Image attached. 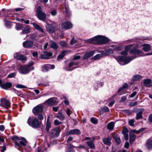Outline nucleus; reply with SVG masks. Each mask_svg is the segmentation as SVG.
<instances>
[{
    "label": "nucleus",
    "instance_id": "nucleus-57",
    "mask_svg": "<svg viewBox=\"0 0 152 152\" xmlns=\"http://www.w3.org/2000/svg\"><path fill=\"white\" fill-rule=\"evenodd\" d=\"M71 111V110L69 108L67 110H65L66 112L69 116H70V112Z\"/></svg>",
    "mask_w": 152,
    "mask_h": 152
},
{
    "label": "nucleus",
    "instance_id": "nucleus-54",
    "mask_svg": "<svg viewBox=\"0 0 152 152\" xmlns=\"http://www.w3.org/2000/svg\"><path fill=\"white\" fill-rule=\"evenodd\" d=\"M16 87L18 88H25V86L21 84H18L16 86Z\"/></svg>",
    "mask_w": 152,
    "mask_h": 152
},
{
    "label": "nucleus",
    "instance_id": "nucleus-27",
    "mask_svg": "<svg viewBox=\"0 0 152 152\" xmlns=\"http://www.w3.org/2000/svg\"><path fill=\"white\" fill-rule=\"evenodd\" d=\"M64 7V13H65L68 16H69L71 14L68 6L65 5Z\"/></svg>",
    "mask_w": 152,
    "mask_h": 152
},
{
    "label": "nucleus",
    "instance_id": "nucleus-43",
    "mask_svg": "<svg viewBox=\"0 0 152 152\" xmlns=\"http://www.w3.org/2000/svg\"><path fill=\"white\" fill-rule=\"evenodd\" d=\"M46 130L48 131H49V129L51 126V123L48 119L47 121L46 124Z\"/></svg>",
    "mask_w": 152,
    "mask_h": 152
},
{
    "label": "nucleus",
    "instance_id": "nucleus-50",
    "mask_svg": "<svg viewBox=\"0 0 152 152\" xmlns=\"http://www.w3.org/2000/svg\"><path fill=\"white\" fill-rule=\"evenodd\" d=\"M16 75V72L12 73L11 74L8 75L7 77H8L10 78L13 77L15 76Z\"/></svg>",
    "mask_w": 152,
    "mask_h": 152
},
{
    "label": "nucleus",
    "instance_id": "nucleus-7",
    "mask_svg": "<svg viewBox=\"0 0 152 152\" xmlns=\"http://www.w3.org/2000/svg\"><path fill=\"white\" fill-rule=\"evenodd\" d=\"M0 106L4 108L8 109L10 106V102L6 98L0 99Z\"/></svg>",
    "mask_w": 152,
    "mask_h": 152
},
{
    "label": "nucleus",
    "instance_id": "nucleus-29",
    "mask_svg": "<svg viewBox=\"0 0 152 152\" xmlns=\"http://www.w3.org/2000/svg\"><path fill=\"white\" fill-rule=\"evenodd\" d=\"M17 59L21 61L22 62L24 63L26 60V57L20 55L16 56Z\"/></svg>",
    "mask_w": 152,
    "mask_h": 152
},
{
    "label": "nucleus",
    "instance_id": "nucleus-24",
    "mask_svg": "<svg viewBox=\"0 0 152 152\" xmlns=\"http://www.w3.org/2000/svg\"><path fill=\"white\" fill-rule=\"evenodd\" d=\"M86 143L89 148L94 149L95 148L94 145L93 141H87Z\"/></svg>",
    "mask_w": 152,
    "mask_h": 152
},
{
    "label": "nucleus",
    "instance_id": "nucleus-32",
    "mask_svg": "<svg viewBox=\"0 0 152 152\" xmlns=\"http://www.w3.org/2000/svg\"><path fill=\"white\" fill-rule=\"evenodd\" d=\"M151 81L149 79H145L144 80V84L146 86H150Z\"/></svg>",
    "mask_w": 152,
    "mask_h": 152
},
{
    "label": "nucleus",
    "instance_id": "nucleus-14",
    "mask_svg": "<svg viewBox=\"0 0 152 152\" xmlns=\"http://www.w3.org/2000/svg\"><path fill=\"white\" fill-rule=\"evenodd\" d=\"M79 62L76 61H72L69 63V64L68 66L66 67V70L68 71H71L73 70L75 68H72L71 67L74 65H77L78 64Z\"/></svg>",
    "mask_w": 152,
    "mask_h": 152
},
{
    "label": "nucleus",
    "instance_id": "nucleus-16",
    "mask_svg": "<svg viewBox=\"0 0 152 152\" xmlns=\"http://www.w3.org/2000/svg\"><path fill=\"white\" fill-rule=\"evenodd\" d=\"M113 52V50L112 49L110 48L107 50H105L101 51L100 53H102L104 56H107L112 54Z\"/></svg>",
    "mask_w": 152,
    "mask_h": 152
},
{
    "label": "nucleus",
    "instance_id": "nucleus-58",
    "mask_svg": "<svg viewBox=\"0 0 152 152\" xmlns=\"http://www.w3.org/2000/svg\"><path fill=\"white\" fill-rule=\"evenodd\" d=\"M80 57L79 55H76L73 58V60H78L80 58Z\"/></svg>",
    "mask_w": 152,
    "mask_h": 152
},
{
    "label": "nucleus",
    "instance_id": "nucleus-31",
    "mask_svg": "<svg viewBox=\"0 0 152 152\" xmlns=\"http://www.w3.org/2000/svg\"><path fill=\"white\" fill-rule=\"evenodd\" d=\"M147 146L149 149H152V137L148 140L147 143Z\"/></svg>",
    "mask_w": 152,
    "mask_h": 152
},
{
    "label": "nucleus",
    "instance_id": "nucleus-53",
    "mask_svg": "<svg viewBox=\"0 0 152 152\" xmlns=\"http://www.w3.org/2000/svg\"><path fill=\"white\" fill-rule=\"evenodd\" d=\"M137 92L136 91H133V92L129 96V98H133L134 96L137 94Z\"/></svg>",
    "mask_w": 152,
    "mask_h": 152
},
{
    "label": "nucleus",
    "instance_id": "nucleus-37",
    "mask_svg": "<svg viewBox=\"0 0 152 152\" xmlns=\"http://www.w3.org/2000/svg\"><path fill=\"white\" fill-rule=\"evenodd\" d=\"M56 117L61 121L63 120L65 118V116L61 113H59L57 115Z\"/></svg>",
    "mask_w": 152,
    "mask_h": 152
},
{
    "label": "nucleus",
    "instance_id": "nucleus-10",
    "mask_svg": "<svg viewBox=\"0 0 152 152\" xmlns=\"http://www.w3.org/2000/svg\"><path fill=\"white\" fill-rule=\"evenodd\" d=\"M61 25L63 28L66 30L70 29L73 27L72 24L69 21L63 22L61 23Z\"/></svg>",
    "mask_w": 152,
    "mask_h": 152
},
{
    "label": "nucleus",
    "instance_id": "nucleus-23",
    "mask_svg": "<svg viewBox=\"0 0 152 152\" xmlns=\"http://www.w3.org/2000/svg\"><path fill=\"white\" fill-rule=\"evenodd\" d=\"M112 137L115 140L116 143L120 144L121 142V140L118 134L115 133H113L112 134Z\"/></svg>",
    "mask_w": 152,
    "mask_h": 152
},
{
    "label": "nucleus",
    "instance_id": "nucleus-1",
    "mask_svg": "<svg viewBox=\"0 0 152 152\" xmlns=\"http://www.w3.org/2000/svg\"><path fill=\"white\" fill-rule=\"evenodd\" d=\"M140 47H141V46H140L139 44H137L135 47L130 49L129 50V53L130 54L137 56L135 57L134 58L120 56L116 58V60L121 65H124L128 64L136 57L145 56V54L142 51L138 49Z\"/></svg>",
    "mask_w": 152,
    "mask_h": 152
},
{
    "label": "nucleus",
    "instance_id": "nucleus-45",
    "mask_svg": "<svg viewBox=\"0 0 152 152\" xmlns=\"http://www.w3.org/2000/svg\"><path fill=\"white\" fill-rule=\"evenodd\" d=\"M22 28V25L20 23L17 24L16 26V28L18 30L21 29Z\"/></svg>",
    "mask_w": 152,
    "mask_h": 152
},
{
    "label": "nucleus",
    "instance_id": "nucleus-42",
    "mask_svg": "<svg viewBox=\"0 0 152 152\" xmlns=\"http://www.w3.org/2000/svg\"><path fill=\"white\" fill-rule=\"evenodd\" d=\"M59 44L60 46L62 47H66L67 46V43L65 41H61L59 43Z\"/></svg>",
    "mask_w": 152,
    "mask_h": 152
},
{
    "label": "nucleus",
    "instance_id": "nucleus-34",
    "mask_svg": "<svg viewBox=\"0 0 152 152\" xmlns=\"http://www.w3.org/2000/svg\"><path fill=\"white\" fill-rule=\"evenodd\" d=\"M46 102L48 104L51 106L53 105L55 103L53 98H50L47 100Z\"/></svg>",
    "mask_w": 152,
    "mask_h": 152
},
{
    "label": "nucleus",
    "instance_id": "nucleus-60",
    "mask_svg": "<svg viewBox=\"0 0 152 152\" xmlns=\"http://www.w3.org/2000/svg\"><path fill=\"white\" fill-rule=\"evenodd\" d=\"M126 99V97L125 96H123L121 98L120 102H123Z\"/></svg>",
    "mask_w": 152,
    "mask_h": 152
},
{
    "label": "nucleus",
    "instance_id": "nucleus-12",
    "mask_svg": "<svg viewBox=\"0 0 152 152\" xmlns=\"http://www.w3.org/2000/svg\"><path fill=\"white\" fill-rule=\"evenodd\" d=\"M55 66L54 65H50L49 64H45L42 67V70L44 72H46L49 70L50 69H54Z\"/></svg>",
    "mask_w": 152,
    "mask_h": 152
},
{
    "label": "nucleus",
    "instance_id": "nucleus-26",
    "mask_svg": "<svg viewBox=\"0 0 152 152\" xmlns=\"http://www.w3.org/2000/svg\"><path fill=\"white\" fill-rule=\"evenodd\" d=\"M12 84L10 83L7 82L3 84L2 87L4 89H7L12 86Z\"/></svg>",
    "mask_w": 152,
    "mask_h": 152
},
{
    "label": "nucleus",
    "instance_id": "nucleus-6",
    "mask_svg": "<svg viewBox=\"0 0 152 152\" xmlns=\"http://www.w3.org/2000/svg\"><path fill=\"white\" fill-rule=\"evenodd\" d=\"M34 69L33 67L27 66H22L20 68L19 70V72L22 74H26L28 73L30 71Z\"/></svg>",
    "mask_w": 152,
    "mask_h": 152
},
{
    "label": "nucleus",
    "instance_id": "nucleus-11",
    "mask_svg": "<svg viewBox=\"0 0 152 152\" xmlns=\"http://www.w3.org/2000/svg\"><path fill=\"white\" fill-rule=\"evenodd\" d=\"M135 133L137 134L139 133V132L136 130H132L129 133L130 142V143H132L135 140L136 136Z\"/></svg>",
    "mask_w": 152,
    "mask_h": 152
},
{
    "label": "nucleus",
    "instance_id": "nucleus-63",
    "mask_svg": "<svg viewBox=\"0 0 152 152\" xmlns=\"http://www.w3.org/2000/svg\"><path fill=\"white\" fill-rule=\"evenodd\" d=\"M129 143L127 142H126L125 144L124 147L126 148H128L129 147Z\"/></svg>",
    "mask_w": 152,
    "mask_h": 152
},
{
    "label": "nucleus",
    "instance_id": "nucleus-17",
    "mask_svg": "<svg viewBox=\"0 0 152 152\" xmlns=\"http://www.w3.org/2000/svg\"><path fill=\"white\" fill-rule=\"evenodd\" d=\"M33 45V42L31 41H27L23 42V45L24 47L26 48H29Z\"/></svg>",
    "mask_w": 152,
    "mask_h": 152
},
{
    "label": "nucleus",
    "instance_id": "nucleus-38",
    "mask_svg": "<svg viewBox=\"0 0 152 152\" xmlns=\"http://www.w3.org/2000/svg\"><path fill=\"white\" fill-rule=\"evenodd\" d=\"M30 32V29L28 27H25L24 29L22 30V34H27Z\"/></svg>",
    "mask_w": 152,
    "mask_h": 152
},
{
    "label": "nucleus",
    "instance_id": "nucleus-28",
    "mask_svg": "<svg viewBox=\"0 0 152 152\" xmlns=\"http://www.w3.org/2000/svg\"><path fill=\"white\" fill-rule=\"evenodd\" d=\"M143 112V110H140L137 113L136 116V119L138 120L142 118V114Z\"/></svg>",
    "mask_w": 152,
    "mask_h": 152
},
{
    "label": "nucleus",
    "instance_id": "nucleus-13",
    "mask_svg": "<svg viewBox=\"0 0 152 152\" xmlns=\"http://www.w3.org/2000/svg\"><path fill=\"white\" fill-rule=\"evenodd\" d=\"M43 53V54L41 55V58L43 59H49L52 55V53L46 51H44Z\"/></svg>",
    "mask_w": 152,
    "mask_h": 152
},
{
    "label": "nucleus",
    "instance_id": "nucleus-30",
    "mask_svg": "<svg viewBox=\"0 0 152 152\" xmlns=\"http://www.w3.org/2000/svg\"><path fill=\"white\" fill-rule=\"evenodd\" d=\"M33 26L35 28L42 33H44L42 29L38 24L36 23H33Z\"/></svg>",
    "mask_w": 152,
    "mask_h": 152
},
{
    "label": "nucleus",
    "instance_id": "nucleus-55",
    "mask_svg": "<svg viewBox=\"0 0 152 152\" xmlns=\"http://www.w3.org/2000/svg\"><path fill=\"white\" fill-rule=\"evenodd\" d=\"M61 123V122L59 121L57 119H56L54 120V124L56 126L59 125Z\"/></svg>",
    "mask_w": 152,
    "mask_h": 152
},
{
    "label": "nucleus",
    "instance_id": "nucleus-18",
    "mask_svg": "<svg viewBox=\"0 0 152 152\" xmlns=\"http://www.w3.org/2000/svg\"><path fill=\"white\" fill-rule=\"evenodd\" d=\"M140 46L142 47V49L145 52L149 51L151 49V45L148 44H144L142 45L139 44Z\"/></svg>",
    "mask_w": 152,
    "mask_h": 152
},
{
    "label": "nucleus",
    "instance_id": "nucleus-9",
    "mask_svg": "<svg viewBox=\"0 0 152 152\" xmlns=\"http://www.w3.org/2000/svg\"><path fill=\"white\" fill-rule=\"evenodd\" d=\"M61 130L60 128L56 127L52 129L50 133V135L52 137H57L60 134Z\"/></svg>",
    "mask_w": 152,
    "mask_h": 152
},
{
    "label": "nucleus",
    "instance_id": "nucleus-8",
    "mask_svg": "<svg viewBox=\"0 0 152 152\" xmlns=\"http://www.w3.org/2000/svg\"><path fill=\"white\" fill-rule=\"evenodd\" d=\"M43 109V105L39 104L33 108L32 112L35 115H39V114L41 113L42 112Z\"/></svg>",
    "mask_w": 152,
    "mask_h": 152
},
{
    "label": "nucleus",
    "instance_id": "nucleus-35",
    "mask_svg": "<svg viewBox=\"0 0 152 152\" xmlns=\"http://www.w3.org/2000/svg\"><path fill=\"white\" fill-rule=\"evenodd\" d=\"M103 55L102 53H101L100 54H98L94 56L93 58L92 59L94 60H97L103 57Z\"/></svg>",
    "mask_w": 152,
    "mask_h": 152
},
{
    "label": "nucleus",
    "instance_id": "nucleus-46",
    "mask_svg": "<svg viewBox=\"0 0 152 152\" xmlns=\"http://www.w3.org/2000/svg\"><path fill=\"white\" fill-rule=\"evenodd\" d=\"M72 145V146H68V152H75V151L74 150Z\"/></svg>",
    "mask_w": 152,
    "mask_h": 152
},
{
    "label": "nucleus",
    "instance_id": "nucleus-40",
    "mask_svg": "<svg viewBox=\"0 0 152 152\" xmlns=\"http://www.w3.org/2000/svg\"><path fill=\"white\" fill-rule=\"evenodd\" d=\"M66 51H64L61 52V53L58 56V59L60 60L63 58L65 55Z\"/></svg>",
    "mask_w": 152,
    "mask_h": 152
},
{
    "label": "nucleus",
    "instance_id": "nucleus-49",
    "mask_svg": "<svg viewBox=\"0 0 152 152\" xmlns=\"http://www.w3.org/2000/svg\"><path fill=\"white\" fill-rule=\"evenodd\" d=\"M122 132L123 134H127L128 132V130L126 128H124L123 129Z\"/></svg>",
    "mask_w": 152,
    "mask_h": 152
},
{
    "label": "nucleus",
    "instance_id": "nucleus-3",
    "mask_svg": "<svg viewBox=\"0 0 152 152\" xmlns=\"http://www.w3.org/2000/svg\"><path fill=\"white\" fill-rule=\"evenodd\" d=\"M89 43L95 45L103 44L108 42L109 39L105 36L97 35L87 40Z\"/></svg>",
    "mask_w": 152,
    "mask_h": 152
},
{
    "label": "nucleus",
    "instance_id": "nucleus-5",
    "mask_svg": "<svg viewBox=\"0 0 152 152\" xmlns=\"http://www.w3.org/2000/svg\"><path fill=\"white\" fill-rule=\"evenodd\" d=\"M37 16L38 19L43 21H45L46 19V14L45 12L42 10L41 7L39 6L37 8L36 11Z\"/></svg>",
    "mask_w": 152,
    "mask_h": 152
},
{
    "label": "nucleus",
    "instance_id": "nucleus-48",
    "mask_svg": "<svg viewBox=\"0 0 152 152\" xmlns=\"http://www.w3.org/2000/svg\"><path fill=\"white\" fill-rule=\"evenodd\" d=\"M50 13L51 15L53 16H55L57 14V11L55 10H53L50 12Z\"/></svg>",
    "mask_w": 152,
    "mask_h": 152
},
{
    "label": "nucleus",
    "instance_id": "nucleus-41",
    "mask_svg": "<svg viewBox=\"0 0 152 152\" xmlns=\"http://www.w3.org/2000/svg\"><path fill=\"white\" fill-rule=\"evenodd\" d=\"M47 149L46 148L42 146L41 147H39L37 149V152H43Z\"/></svg>",
    "mask_w": 152,
    "mask_h": 152
},
{
    "label": "nucleus",
    "instance_id": "nucleus-4",
    "mask_svg": "<svg viewBox=\"0 0 152 152\" xmlns=\"http://www.w3.org/2000/svg\"><path fill=\"white\" fill-rule=\"evenodd\" d=\"M28 124L34 128H39L40 127L42 124L41 121H39L38 118L34 117L31 116L28 120Z\"/></svg>",
    "mask_w": 152,
    "mask_h": 152
},
{
    "label": "nucleus",
    "instance_id": "nucleus-39",
    "mask_svg": "<svg viewBox=\"0 0 152 152\" xmlns=\"http://www.w3.org/2000/svg\"><path fill=\"white\" fill-rule=\"evenodd\" d=\"M142 76L139 75H134L132 78V80L133 81L137 80H138L141 79Z\"/></svg>",
    "mask_w": 152,
    "mask_h": 152
},
{
    "label": "nucleus",
    "instance_id": "nucleus-20",
    "mask_svg": "<svg viewBox=\"0 0 152 152\" xmlns=\"http://www.w3.org/2000/svg\"><path fill=\"white\" fill-rule=\"evenodd\" d=\"M95 53L94 50H92L86 53L83 57L84 59H87L92 56Z\"/></svg>",
    "mask_w": 152,
    "mask_h": 152
},
{
    "label": "nucleus",
    "instance_id": "nucleus-2",
    "mask_svg": "<svg viewBox=\"0 0 152 152\" xmlns=\"http://www.w3.org/2000/svg\"><path fill=\"white\" fill-rule=\"evenodd\" d=\"M12 139L15 141V146L16 148L21 151V148L24 149L26 151H30L31 150V147L26 145L27 141L25 138L22 137L20 138L17 136H14Z\"/></svg>",
    "mask_w": 152,
    "mask_h": 152
},
{
    "label": "nucleus",
    "instance_id": "nucleus-15",
    "mask_svg": "<svg viewBox=\"0 0 152 152\" xmlns=\"http://www.w3.org/2000/svg\"><path fill=\"white\" fill-rule=\"evenodd\" d=\"M81 134L80 131L78 129H74L71 130L69 131L66 134V135H68L69 134Z\"/></svg>",
    "mask_w": 152,
    "mask_h": 152
},
{
    "label": "nucleus",
    "instance_id": "nucleus-25",
    "mask_svg": "<svg viewBox=\"0 0 152 152\" xmlns=\"http://www.w3.org/2000/svg\"><path fill=\"white\" fill-rule=\"evenodd\" d=\"M114 125L115 123L114 122H110L107 124V128L110 131L112 130L113 129Z\"/></svg>",
    "mask_w": 152,
    "mask_h": 152
},
{
    "label": "nucleus",
    "instance_id": "nucleus-44",
    "mask_svg": "<svg viewBox=\"0 0 152 152\" xmlns=\"http://www.w3.org/2000/svg\"><path fill=\"white\" fill-rule=\"evenodd\" d=\"M91 122L94 124H96L97 123V120L96 118L94 117H92L91 119Z\"/></svg>",
    "mask_w": 152,
    "mask_h": 152
},
{
    "label": "nucleus",
    "instance_id": "nucleus-47",
    "mask_svg": "<svg viewBox=\"0 0 152 152\" xmlns=\"http://www.w3.org/2000/svg\"><path fill=\"white\" fill-rule=\"evenodd\" d=\"M124 89L122 87H120L118 90L117 93H119V95H122L123 93H121V92L123 91Z\"/></svg>",
    "mask_w": 152,
    "mask_h": 152
},
{
    "label": "nucleus",
    "instance_id": "nucleus-51",
    "mask_svg": "<svg viewBox=\"0 0 152 152\" xmlns=\"http://www.w3.org/2000/svg\"><path fill=\"white\" fill-rule=\"evenodd\" d=\"M73 147L75 148H78L79 149L83 148L84 149H86V148L85 147L84 145H80L79 146H75L74 145H72Z\"/></svg>",
    "mask_w": 152,
    "mask_h": 152
},
{
    "label": "nucleus",
    "instance_id": "nucleus-64",
    "mask_svg": "<svg viewBox=\"0 0 152 152\" xmlns=\"http://www.w3.org/2000/svg\"><path fill=\"white\" fill-rule=\"evenodd\" d=\"M129 86L128 84L127 83H125L123 86L122 87L123 88H124V89L127 88Z\"/></svg>",
    "mask_w": 152,
    "mask_h": 152
},
{
    "label": "nucleus",
    "instance_id": "nucleus-62",
    "mask_svg": "<svg viewBox=\"0 0 152 152\" xmlns=\"http://www.w3.org/2000/svg\"><path fill=\"white\" fill-rule=\"evenodd\" d=\"M115 101H112L109 103L108 106L110 107H111L113 105Z\"/></svg>",
    "mask_w": 152,
    "mask_h": 152
},
{
    "label": "nucleus",
    "instance_id": "nucleus-33",
    "mask_svg": "<svg viewBox=\"0 0 152 152\" xmlns=\"http://www.w3.org/2000/svg\"><path fill=\"white\" fill-rule=\"evenodd\" d=\"M99 111L101 113H103L104 112H109V110L107 107L104 106L103 107H102L101 109V110Z\"/></svg>",
    "mask_w": 152,
    "mask_h": 152
},
{
    "label": "nucleus",
    "instance_id": "nucleus-36",
    "mask_svg": "<svg viewBox=\"0 0 152 152\" xmlns=\"http://www.w3.org/2000/svg\"><path fill=\"white\" fill-rule=\"evenodd\" d=\"M50 47L54 50H57L58 48V45L56 43L52 41L50 44Z\"/></svg>",
    "mask_w": 152,
    "mask_h": 152
},
{
    "label": "nucleus",
    "instance_id": "nucleus-19",
    "mask_svg": "<svg viewBox=\"0 0 152 152\" xmlns=\"http://www.w3.org/2000/svg\"><path fill=\"white\" fill-rule=\"evenodd\" d=\"M132 45H127L125 47L124 50L121 53V55L124 56H126L127 55L129 49L132 46Z\"/></svg>",
    "mask_w": 152,
    "mask_h": 152
},
{
    "label": "nucleus",
    "instance_id": "nucleus-59",
    "mask_svg": "<svg viewBox=\"0 0 152 152\" xmlns=\"http://www.w3.org/2000/svg\"><path fill=\"white\" fill-rule=\"evenodd\" d=\"M11 23L8 21H6L5 25V26L7 27H9L10 26Z\"/></svg>",
    "mask_w": 152,
    "mask_h": 152
},
{
    "label": "nucleus",
    "instance_id": "nucleus-52",
    "mask_svg": "<svg viewBox=\"0 0 152 152\" xmlns=\"http://www.w3.org/2000/svg\"><path fill=\"white\" fill-rule=\"evenodd\" d=\"M129 123L131 126H133L134 125V121L133 119H132L129 121Z\"/></svg>",
    "mask_w": 152,
    "mask_h": 152
},
{
    "label": "nucleus",
    "instance_id": "nucleus-61",
    "mask_svg": "<svg viewBox=\"0 0 152 152\" xmlns=\"http://www.w3.org/2000/svg\"><path fill=\"white\" fill-rule=\"evenodd\" d=\"M137 102H131L130 103V105L131 106H134L137 104Z\"/></svg>",
    "mask_w": 152,
    "mask_h": 152
},
{
    "label": "nucleus",
    "instance_id": "nucleus-22",
    "mask_svg": "<svg viewBox=\"0 0 152 152\" xmlns=\"http://www.w3.org/2000/svg\"><path fill=\"white\" fill-rule=\"evenodd\" d=\"M46 28L47 31L51 33H53L55 30V28L52 25H48L46 26Z\"/></svg>",
    "mask_w": 152,
    "mask_h": 152
},
{
    "label": "nucleus",
    "instance_id": "nucleus-21",
    "mask_svg": "<svg viewBox=\"0 0 152 152\" xmlns=\"http://www.w3.org/2000/svg\"><path fill=\"white\" fill-rule=\"evenodd\" d=\"M111 138L108 137L106 138H104L102 139V141L104 143L107 145L110 146V140Z\"/></svg>",
    "mask_w": 152,
    "mask_h": 152
},
{
    "label": "nucleus",
    "instance_id": "nucleus-56",
    "mask_svg": "<svg viewBox=\"0 0 152 152\" xmlns=\"http://www.w3.org/2000/svg\"><path fill=\"white\" fill-rule=\"evenodd\" d=\"M36 115L38 116V118L41 120H43L44 118L43 115L41 113L39 114V115Z\"/></svg>",
    "mask_w": 152,
    "mask_h": 152
}]
</instances>
